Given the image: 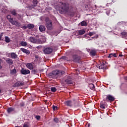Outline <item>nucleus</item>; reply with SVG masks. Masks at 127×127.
<instances>
[{
	"mask_svg": "<svg viewBox=\"0 0 127 127\" xmlns=\"http://www.w3.org/2000/svg\"><path fill=\"white\" fill-rule=\"evenodd\" d=\"M80 23L81 26H87V22L85 21H82Z\"/></svg>",
	"mask_w": 127,
	"mask_h": 127,
	"instance_id": "obj_25",
	"label": "nucleus"
},
{
	"mask_svg": "<svg viewBox=\"0 0 127 127\" xmlns=\"http://www.w3.org/2000/svg\"><path fill=\"white\" fill-rule=\"evenodd\" d=\"M23 127H30L28 123H24Z\"/></svg>",
	"mask_w": 127,
	"mask_h": 127,
	"instance_id": "obj_34",
	"label": "nucleus"
},
{
	"mask_svg": "<svg viewBox=\"0 0 127 127\" xmlns=\"http://www.w3.org/2000/svg\"><path fill=\"white\" fill-rule=\"evenodd\" d=\"M65 57H63V59H65Z\"/></svg>",
	"mask_w": 127,
	"mask_h": 127,
	"instance_id": "obj_49",
	"label": "nucleus"
},
{
	"mask_svg": "<svg viewBox=\"0 0 127 127\" xmlns=\"http://www.w3.org/2000/svg\"><path fill=\"white\" fill-rule=\"evenodd\" d=\"M54 122L56 123H59V120L58 118H55L54 119Z\"/></svg>",
	"mask_w": 127,
	"mask_h": 127,
	"instance_id": "obj_38",
	"label": "nucleus"
},
{
	"mask_svg": "<svg viewBox=\"0 0 127 127\" xmlns=\"http://www.w3.org/2000/svg\"><path fill=\"white\" fill-rule=\"evenodd\" d=\"M64 104H65L66 105V106H68L69 107H71V106H72V101H66Z\"/></svg>",
	"mask_w": 127,
	"mask_h": 127,
	"instance_id": "obj_20",
	"label": "nucleus"
},
{
	"mask_svg": "<svg viewBox=\"0 0 127 127\" xmlns=\"http://www.w3.org/2000/svg\"><path fill=\"white\" fill-rule=\"evenodd\" d=\"M106 100H109L110 102H113V101L115 100V98L111 95H108L106 97Z\"/></svg>",
	"mask_w": 127,
	"mask_h": 127,
	"instance_id": "obj_10",
	"label": "nucleus"
},
{
	"mask_svg": "<svg viewBox=\"0 0 127 127\" xmlns=\"http://www.w3.org/2000/svg\"><path fill=\"white\" fill-rule=\"evenodd\" d=\"M36 119L37 120H40V116H36Z\"/></svg>",
	"mask_w": 127,
	"mask_h": 127,
	"instance_id": "obj_41",
	"label": "nucleus"
},
{
	"mask_svg": "<svg viewBox=\"0 0 127 127\" xmlns=\"http://www.w3.org/2000/svg\"><path fill=\"white\" fill-rule=\"evenodd\" d=\"M97 37H98V36H96L93 37L92 38H97Z\"/></svg>",
	"mask_w": 127,
	"mask_h": 127,
	"instance_id": "obj_46",
	"label": "nucleus"
},
{
	"mask_svg": "<svg viewBox=\"0 0 127 127\" xmlns=\"http://www.w3.org/2000/svg\"><path fill=\"white\" fill-rule=\"evenodd\" d=\"M10 22L12 25H15L16 26H19L20 25L17 21H13L12 19L10 20Z\"/></svg>",
	"mask_w": 127,
	"mask_h": 127,
	"instance_id": "obj_9",
	"label": "nucleus"
},
{
	"mask_svg": "<svg viewBox=\"0 0 127 127\" xmlns=\"http://www.w3.org/2000/svg\"><path fill=\"white\" fill-rule=\"evenodd\" d=\"M124 24H125V23H124V22L122 21V22H119L117 23V25L118 26H120V25H124Z\"/></svg>",
	"mask_w": 127,
	"mask_h": 127,
	"instance_id": "obj_31",
	"label": "nucleus"
},
{
	"mask_svg": "<svg viewBox=\"0 0 127 127\" xmlns=\"http://www.w3.org/2000/svg\"><path fill=\"white\" fill-rule=\"evenodd\" d=\"M46 29V28H45V26L41 25L39 26V30L41 31V32H43V31H44Z\"/></svg>",
	"mask_w": 127,
	"mask_h": 127,
	"instance_id": "obj_16",
	"label": "nucleus"
},
{
	"mask_svg": "<svg viewBox=\"0 0 127 127\" xmlns=\"http://www.w3.org/2000/svg\"><path fill=\"white\" fill-rule=\"evenodd\" d=\"M57 89H56V88L54 87H52L51 88V90L52 92H55L56 91H57Z\"/></svg>",
	"mask_w": 127,
	"mask_h": 127,
	"instance_id": "obj_33",
	"label": "nucleus"
},
{
	"mask_svg": "<svg viewBox=\"0 0 127 127\" xmlns=\"http://www.w3.org/2000/svg\"><path fill=\"white\" fill-rule=\"evenodd\" d=\"M106 13H107V15H109V14H110V11H107L106 12Z\"/></svg>",
	"mask_w": 127,
	"mask_h": 127,
	"instance_id": "obj_43",
	"label": "nucleus"
},
{
	"mask_svg": "<svg viewBox=\"0 0 127 127\" xmlns=\"http://www.w3.org/2000/svg\"><path fill=\"white\" fill-rule=\"evenodd\" d=\"M10 73L12 74V75H14L15 74H16V70H15V69H12L10 71Z\"/></svg>",
	"mask_w": 127,
	"mask_h": 127,
	"instance_id": "obj_28",
	"label": "nucleus"
},
{
	"mask_svg": "<svg viewBox=\"0 0 127 127\" xmlns=\"http://www.w3.org/2000/svg\"><path fill=\"white\" fill-rule=\"evenodd\" d=\"M5 42L7 43H9V42H10V39L7 36L5 37Z\"/></svg>",
	"mask_w": 127,
	"mask_h": 127,
	"instance_id": "obj_24",
	"label": "nucleus"
},
{
	"mask_svg": "<svg viewBox=\"0 0 127 127\" xmlns=\"http://www.w3.org/2000/svg\"><path fill=\"white\" fill-rule=\"evenodd\" d=\"M108 58H112V57L117 58V54L116 53H111L108 56Z\"/></svg>",
	"mask_w": 127,
	"mask_h": 127,
	"instance_id": "obj_17",
	"label": "nucleus"
},
{
	"mask_svg": "<svg viewBox=\"0 0 127 127\" xmlns=\"http://www.w3.org/2000/svg\"><path fill=\"white\" fill-rule=\"evenodd\" d=\"M2 34H3V33H1V34H0V40L1 39V37H2Z\"/></svg>",
	"mask_w": 127,
	"mask_h": 127,
	"instance_id": "obj_42",
	"label": "nucleus"
},
{
	"mask_svg": "<svg viewBox=\"0 0 127 127\" xmlns=\"http://www.w3.org/2000/svg\"><path fill=\"white\" fill-rule=\"evenodd\" d=\"M29 40L30 42L32 43H37V44H41L42 43H44L45 41H46V38L45 37H43V41L41 40L37 39L34 37H31L29 38Z\"/></svg>",
	"mask_w": 127,
	"mask_h": 127,
	"instance_id": "obj_3",
	"label": "nucleus"
},
{
	"mask_svg": "<svg viewBox=\"0 0 127 127\" xmlns=\"http://www.w3.org/2000/svg\"><path fill=\"white\" fill-rule=\"evenodd\" d=\"M16 87H19V81H17L15 84Z\"/></svg>",
	"mask_w": 127,
	"mask_h": 127,
	"instance_id": "obj_36",
	"label": "nucleus"
},
{
	"mask_svg": "<svg viewBox=\"0 0 127 127\" xmlns=\"http://www.w3.org/2000/svg\"><path fill=\"white\" fill-rule=\"evenodd\" d=\"M88 87L91 89V90H93V91H95V85H94V84H89Z\"/></svg>",
	"mask_w": 127,
	"mask_h": 127,
	"instance_id": "obj_18",
	"label": "nucleus"
},
{
	"mask_svg": "<svg viewBox=\"0 0 127 127\" xmlns=\"http://www.w3.org/2000/svg\"><path fill=\"white\" fill-rule=\"evenodd\" d=\"M64 73V71L55 70L49 74V77H50V78H57L58 76H62Z\"/></svg>",
	"mask_w": 127,
	"mask_h": 127,
	"instance_id": "obj_2",
	"label": "nucleus"
},
{
	"mask_svg": "<svg viewBox=\"0 0 127 127\" xmlns=\"http://www.w3.org/2000/svg\"><path fill=\"white\" fill-rule=\"evenodd\" d=\"M98 68L99 69H105V68H106V64L103 62L100 63V64H98Z\"/></svg>",
	"mask_w": 127,
	"mask_h": 127,
	"instance_id": "obj_11",
	"label": "nucleus"
},
{
	"mask_svg": "<svg viewBox=\"0 0 127 127\" xmlns=\"http://www.w3.org/2000/svg\"><path fill=\"white\" fill-rule=\"evenodd\" d=\"M9 56H11L10 57L12 58V59H15L16 58H17V55L15 54L14 53L8 54L7 57H9Z\"/></svg>",
	"mask_w": 127,
	"mask_h": 127,
	"instance_id": "obj_8",
	"label": "nucleus"
},
{
	"mask_svg": "<svg viewBox=\"0 0 127 127\" xmlns=\"http://www.w3.org/2000/svg\"><path fill=\"white\" fill-rule=\"evenodd\" d=\"M122 35L125 38H127V32H123L121 33Z\"/></svg>",
	"mask_w": 127,
	"mask_h": 127,
	"instance_id": "obj_27",
	"label": "nucleus"
},
{
	"mask_svg": "<svg viewBox=\"0 0 127 127\" xmlns=\"http://www.w3.org/2000/svg\"><path fill=\"white\" fill-rule=\"evenodd\" d=\"M37 3H38V0H33V4L31 6H29V9H32V8H34L35 6L37 5Z\"/></svg>",
	"mask_w": 127,
	"mask_h": 127,
	"instance_id": "obj_6",
	"label": "nucleus"
},
{
	"mask_svg": "<svg viewBox=\"0 0 127 127\" xmlns=\"http://www.w3.org/2000/svg\"><path fill=\"white\" fill-rule=\"evenodd\" d=\"M88 34H89V35L90 36H93L94 35V33H93V32H89Z\"/></svg>",
	"mask_w": 127,
	"mask_h": 127,
	"instance_id": "obj_40",
	"label": "nucleus"
},
{
	"mask_svg": "<svg viewBox=\"0 0 127 127\" xmlns=\"http://www.w3.org/2000/svg\"><path fill=\"white\" fill-rule=\"evenodd\" d=\"M6 62H7V64L9 65H12V64H13V61L10 59H7Z\"/></svg>",
	"mask_w": 127,
	"mask_h": 127,
	"instance_id": "obj_15",
	"label": "nucleus"
},
{
	"mask_svg": "<svg viewBox=\"0 0 127 127\" xmlns=\"http://www.w3.org/2000/svg\"><path fill=\"white\" fill-rule=\"evenodd\" d=\"M26 67L29 70H33V65L31 63H28L26 64Z\"/></svg>",
	"mask_w": 127,
	"mask_h": 127,
	"instance_id": "obj_12",
	"label": "nucleus"
},
{
	"mask_svg": "<svg viewBox=\"0 0 127 127\" xmlns=\"http://www.w3.org/2000/svg\"><path fill=\"white\" fill-rule=\"evenodd\" d=\"M11 12V14H12L13 15H16V11H15V10H12Z\"/></svg>",
	"mask_w": 127,
	"mask_h": 127,
	"instance_id": "obj_32",
	"label": "nucleus"
},
{
	"mask_svg": "<svg viewBox=\"0 0 127 127\" xmlns=\"http://www.w3.org/2000/svg\"><path fill=\"white\" fill-rule=\"evenodd\" d=\"M24 28L26 29V28H27V27L26 26H24Z\"/></svg>",
	"mask_w": 127,
	"mask_h": 127,
	"instance_id": "obj_47",
	"label": "nucleus"
},
{
	"mask_svg": "<svg viewBox=\"0 0 127 127\" xmlns=\"http://www.w3.org/2000/svg\"><path fill=\"white\" fill-rule=\"evenodd\" d=\"M20 50L22 51L24 53H25L26 54H27L28 55L30 54V52L28 50H26L24 48H21Z\"/></svg>",
	"mask_w": 127,
	"mask_h": 127,
	"instance_id": "obj_13",
	"label": "nucleus"
},
{
	"mask_svg": "<svg viewBox=\"0 0 127 127\" xmlns=\"http://www.w3.org/2000/svg\"><path fill=\"white\" fill-rule=\"evenodd\" d=\"M96 53H97L96 52V51H95V50H93L91 52H90V55L91 56H96Z\"/></svg>",
	"mask_w": 127,
	"mask_h": 127,
	"instance_id": "obj_23",
	"label": "nucleus"
},
{
	"mask_svg": "<svg viewBox=\"0 0 127 127\" xmlns=\"http://www.w3.org/2000/svg\"><path fill=\"white\" fill-rule=\"evenodd\" d=\"M85 30L82 29L78 31V34H79V35H83V34H85Z\"/></svg>",
	"mask_w": 127,
	"mask_h": 127,
	"instance_id": "obj_21",
	"label": "nucleus"
},
{
	"mask_svg": "<svg viewBox=\"0 0 127 127\" xmlns=\"http://www.w3.org/2000/svg\"><path fill=\"white\" fill-rule=\"evenodd\" d=\"M53 109L54 111H56L57 110V107L55 106H53Z\"/></svg>",
	"mask_w": 127,
	"mask_h": 127,
	"instance_id": "obj_37",
	"label": "nucleus"
},
{
	"mask_svg": "<svg viewBox=\"0 0 127 127\" xmlns=\"http://www.w3.org/2000/svg\"><path fill=\"white\" fill-rule=\"evenodd\" d=\"M23 85H24V83L19 81V87H20L21 86H23Z\"/></svg>",
	"mask_w": 127,
	"mask_h": 127,
	"instance_id": "obj_39",
	"label": "nucleus"
},
{
	"mask_svg": "<svg viewBox=\"0 0 127 127\" xmlns=\"http://www.w3.org/2000/svg\"><path fill=\"white\" fill-rule=\"evenodd\" d=\"M59 5L60 6L55 7V8H56L57 10H59L60 13L63 14L68 11L69 9V5L68 4L63 3L62 2H61L59 3Z\"/></svg>",
	"mask_w": 127,
	"mask_h": 127,
	"instance_id": "obj_1",
	"label": "nucleus"
},
{
	"mask_svg": "<svg viewBox=\"0 0 127 127\" xmlns=\"http://www.w3.org/2000/svg\"><path fill=\"white\" fill-rule=\"evenodd\" d=\"M34 27V25L33 24H29L27 25V28H29V29H32Z\"/></svg>",
	"mask_w": 127,
	"mask_h": 127,
	"instance_id": "obj_22",
	"label": "nucleus"
},
{
	"mask_svg": "<svg viewBox=\"0 0 127 127\" xmlns=\"http://www.w3.org/2000/svg\"><path fill=\"white\" fill-rule=\"evenodd\" d=\"M65 82L67 84H72V80L71 79H66Z\"/></svg>",
	"mask_w": 127,
	"mask_h": 127,
	"instance_id": "obj_30",
	"label": "nucleus"
},
{
	"mask_svg": "<svg viewBox=\"0 0 127 127\" xmlns=\"http://www.w3.org/2000/svg\"><path fill=\"white\" fill-rule=\"evenodd\" d=\"M53 51V49L50 47H48L44 50V53L45 54H50Z\"/></svg>",
	"mask_w": 127,
	"mask_h": 127,
	"instance_id": "obj_5",
	"label": "nucleus"
},
{
	"mask_svg": "<svg viewBox=\"0 0 127 127\" xmlns=\"http://www.w3.org/2000/svg\"><path fill=\"white\" fill-rule=\"evenodd\" d=\"M20 44L21 46H26V45H27V43H26V42L22 41L21 42Z\"/></svg>",
	"mask_w": 127,
	"mask_h": 127,
	"instance_id": "obj_26",
	"label": "nucleus"
},
{
	"mask_svg": "<svg viewBox=\"0 0 127 127\" xmlns=\"http://www.w3.org/2000/svg\"><path fill=\"white\" fill-rule=\"evenodd\" d=\"M21 73L22 74V75H27V74H30V70L22 68L21 70Z\"/></svg>",
	"mask_w": 127,
	"mask_h": 127,
	"instance_id": "obj_7",
	"label": "nucleus"
},
{
	"mask_svg": "<svg viewBox=\"0 0 127 127\" xmlns=\"http://www.w3.org/2000/svg\"><path fill=\"white\" fill-rule=\"evenodd\" d=\"M100 108H101V109H106V107H105V104H100Z\"/></svg>",
	"mask_w": 127,
	"mask_h": 127,
	"instance_id": "obj_35",
	"label": "nucleus"
},
{
	"mask_svg": "<svg viewBox=\"0 0 127 127\" xmlns=\"http://www.w3.org/2000/svg\"><path fill=\"white\" fill-rule=\"evenodd\" d=\"M46 25L49 30H51L52 29V22L51 21V20L46 19Z\"/></svg>",
	"mask_w": 127,
	"mask_h": 127,
	"instance_id": "obj_4",
	"label": "nucleus"
},
{
	"mask_svg": "<svg viewBox=\"0 0 127 127\" xmlns=\"http://www.w3.org/2000/svg\"><path fill=\"white\" fill-rule=\"evenodd\" d=\"M123 56H124V55H123L122 54L119 55L120 57H123Z\"/></svg>",
	"mask_w": 127,
	"mask_h": 127,
	"instance_id": "obj_45",
	"label": "nucleus"
},
{
	"mask_svg": "<svg viewBox=\"0 0 127 127\" xmlns=\"http://www.w3.org/2000/svg\"><path fill=\"white\" fill-rule=\"evenodd\" d=\"M87 126L88 127H90V124H88Z\"/></svg>",
	"mask_w": 127,
	"mask_h": 127,
	"instance_id": "obj_48",
	"label": "nucleus"
},
{
	"mask_svg": "<svg viewBox=\"0 0 127 127\" xmlns=\"http://www.w3.org/2000/svg\"><path fill=\"white\" fill-rule=\"evenodd\" d=\"M14 109L11 107L8 108L7 110V112L8 114H10V113H12V112H14Z\"/></svg>",
	"mask_w": 127,
	"mask_h": 127,
	"instance_id": "obj_19",
	"label": "nucleus"
},
{
	"mask_svg": "<svg viewBox=\"0 0 127 127\" xmlns=\"http://www.w3.org/2000/svg\"><path fill=\"white\" fill-rule=\"evenodd\" d=\"M1 92V90H0V93Z\"/></svg>",
	"mask_w": 127,
	"mask_h": 127,
	"instance_id": "obj_50",
	"label": "nucleus"
},
{
	"mask_svg": "<svg viewBox=\"0 0 127 127\" xmlns=\"http://www.w3.org/2000/svg\"><path fill=\"white\" fill-rule=\"evenodd\" d=\"M74 62H78L80 60V57L77 55L73 56Z\"/></svg>",
	"mask_w": 127,
	"mask_h": 127,
	"instance_id": "obj_14",
	"label": "nucleus"
},
{
	"mask_svg": "<svg viewBox=\"0 0 127 127\" xmlns=\"http://www.w3.org/2000/svg\"><path fill=\"white\" fill-rule=\"evenodd\" d=\"M6 18L7 19H8L9 21V22H10V19H12V20H13V18H11V16H10V15H8L7 16H6Z\"/></svg>",
	"mask_w": 127,
	"mask_h": 127,
	"instance_id": "obj_29",
	"label": "nucleus"
},
{
	"mask_svg": "<svg viewBox=\"0 0 127 127\" xmlns=\"http://www.w3.org/2000/svg\"><path fill=\"white\" fill-rule=\"evenodd\" d=\"M1 62V61L0 60V69H1V68L2 67L1 66V65H0V63Z\"/></svg>",
	"mask_w": 127,
	"mask_h": 127,
	"instance_id": "obj_44",
	"label": "nucleus"
}]
</instances>
